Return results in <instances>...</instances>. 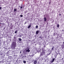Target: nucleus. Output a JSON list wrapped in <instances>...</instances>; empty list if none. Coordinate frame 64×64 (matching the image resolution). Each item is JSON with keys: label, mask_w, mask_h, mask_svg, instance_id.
I'll return each mask as SVG.
<instances>
[{"label": "nucleus", "mask_w": 64, "mask_h": 64, "mask_svg": "<svg viewBox=\"0 0 64 64\" xmlns=\"http://www.w3.org/2000/svg\"><path fill=\"white\" fill-rule=\"evenodd\" d=\"M13 44H12V46H13V48H15V47H16V42H13Z\"/></svg>", "instance_id": "obj_1"}, {"label": "nucleus", "mask_w": 64, "mask_h": 64, "mask_svg": "<svg viewBox=\"0 0 64 64\" xmlns=\"http://www.w3.org/2000/svg\"><path fill=\"white\" fill-rule=\"evenodd\" d=\"M44 55H45V52H42L40 54V56H43Z\"/></svg>", "instance_id": "obj_2"}, {"label": "nucleus", "mask_w": 64, "mask_h": 64, "mask_svg": "<svg viewBox=\"0 0 64 64\" xmlns=\"http://www.w3.org/2000/svg\"><path fill=\"white\" fill-rule=\"evenodd\" d=\"M37 63V62L36 60H35L34 61V64H36Z\"/></svg>", "instance_id": "obj_3"}, {"label": "nucleus", "mask_w": 64, "mask_h": 64, "mask_svg": "<svg viewBox=\"0 0 64 64\" xmlns=\"http://www.w3.org/2000/svg\"><path fill=\"white\" fill-rule=\"evenodd\" d=\"M39 31H40V30H37L36 32V34H38V33H39Z\"/></svg>", "instance_id": "obj_4"}, {"label": "nucleus", "mask_w": 64, "mask_h": 64, "mask_svg": "<svg viewBox=\"0 0 64 64\" xmlns=\"http://www.w3.org/2000/svg\"><path fill=\"white\" fill-rule=\"evenodd\" d=\"M54 60H55V58H53L51 62V63H52V62H54Z\"/></svg>", "instance_id": "obj_5"}, {"label": "nucleus", "mask_w": 64, "mask_h": 64, "mask_svg": "<svg viewBox=\"0 0 64 64\" xmlns=\"http://www.w3.org/2000/svg\"><path fill=\"white\" fill-rule=\"evenodd\" d=\"M44 21H46V20H47V19H46V18H44Z\"/></svg>", "instance_id": "obj_6"}, {"label": "nucleus", "mask_w": 64, "mask_h": 64, "mask_svg": "<svg viewBox=\"0 0 64 64\" xmlns=\"http://www.w3.org/2000/svg\"><path fill=\"white\" fill-rule=\"evenodd\" d=\"M30 51V50L29 49H28V50H26V52H29Z\"/></svg>", "instance_id": "obj_7"}, {"label": "nucleus", "mask_w": 64, "mask_h": 64, "mask_svg": "<svg viewBox=\"0 0 64 64\" xmlns=\"http://www.w3.org/2000/svg\"><path fill=\"white\" fill-rule=\"evenodd\" d=\"M31 25H29L28 27V29L30 28L31 27Z\"/></svg>", "instance_id": "obj_8"}, {"label": "nucleus", "mask_w": 64, "mask_h": 64, "mask_svg": "<svg viewBox=\"0 0 64 64\" xmlns=\"http://www.w3.org/2000/svg\"><path fill=\"white\" fill-rule=\"evenodd\" d=\"M19 40L20 41H22V39L21 38H20L19 39Z\"/></svg>", "instance_id": "obj_9"}, {"label": "nucleus", "mask_w": 64, "mask_h": 64, "mask_svg": "<svg viewBox=\"0 0 64 64\" xmlns=\"http://www.w3.org/2000/svg\"><path fill=\"white\" fill-rule=\"evenodd\" d=\"M23 62L24 63H26V62L25 60H24L23 61Z\"/></svg>", "instance_id": "obj_10"}, {"label": "nucleus", "mask_w": 64, "mask_h": 64, "mask_svg": "<svg viewBox=\"0 0 64 64\" xmlns=\"http://www.w3.org/2000/svg\"><path fill=\"white\" fill-rule=\"evenodd\" d=\"M17 11V9H14V12H15V11Z\"/></svg>", "instance_id": "obj_11"}, {"label": "nucleus", "mask_w": 64, "mask_h": 64, "mask_svg": "<svg viewBox=\"0 0 64 64\" xmlns=\"http://www.w3.org/2000/svg\"><path fill=\"white\" fill-rule=\"evenodd\" d=\"M57 26L58 28H59V24H58L57 25Z\"/></svg>", "instance_id": "obj_12"}, {"label": "nucleus", "mask_w": 64, "mask_h": 64, "mask_svg": "<svg viewBox=\"0 0 64 64\" xmlns=\"http://www.w3.org/2000/svg\"><path fill=\"white\" fill-rule=\"evenodd\" d=\"M38 28V26H36V28Z\"/></svg>", "instance_id": "obj_13"}, {"label": "nucleus", "mask_w": 64, "mask_h": 64, "mask_svg": "<svg viewBox=\"0 0 64 64\" xmlns=\"http://www.w3.org/2000/svg\"><path fill=\"white\" fill-rule=\"evenodd\" d=\"M18 32V31H17V30H16V31H15L14 32V33L16 34V33H17Z\"/></svg>", "instance_id": "obj_14"}, {"label": "nucleus", "mask_w": 64, "mask_h": 64, "mask_svg": "<svg viewBox=\"0 0 64 64\" xmlns=\"http://www.w3.org/2000/svg\"><path fill=\"white\" fill-rule=\"evenodd\" d=\"M54 47L53 46V48H52V50H54Z\"/></svg>", "instance_id": "obj_15"}, {"label": "nucleus", "mask_w": 64, "mask_h": 64, "mask_svg": "<svg viewBox=\"0 0 64 64\" xmlns=\"http://www.w3.org/2000/svg\"><path fill=\"white\" fill-rule=\"evenodd\" d=\"M19 37H22V36L21 35H20L19 36Z\"/></svg>", "instance_id": "obj_16"}, {"label": "nucleus", "mask_w": 64, "mask_h": 64, "mask_svg": "<svg viewBox=\"0 0 64 64\" xmlns=\"http://www.w3.org/2000/svg\"><path fill=\"white\" fill-rule=\"evenodd\" d=\"M20 16L21 17H23V15H20Z\"/></svg>", "instance_id": "obj_17"}, {"label": "nucleus", "mask_w": 64, "mask_h": 64, "mask_svg": "<svg viewBox=\"0 0 64 64\" xmlns=\"http://www.w3.org/2000/svg\"><path fill=\"white\" fill-rule=\"evenodd\" d=\"M2 9V7H0V10H1Z\"/></svg>", "instance_id": "obj_18"}, {"label": "nucleus", "mask_w": 64, "mask_h": 64, "mask_svg": "<svg viewBox=\"0 0 64 64\" xmlns=\"http://www.w3.org/2000/svg\"><path fill=\"white\" fill-rule=\"evenodd\" d=\"M59 16H61V14H59Z\"/></svg>", "instance_id": "obj_19"}, {"label": "nucleus", "mask_w": 64, "mask_h": 64, "mask_svg": "<svg viewBox=\"0 0 64 64\" xmlns=\"http://www.w3.org/2000/svg\"><path fill=\"white\" fill-rule=\"evenodd\" d=\"M20 8V9H22V6H21Z\"/></svg>", "instance_id": "obj_20"}, {"label": "nucleus", "mask_w": 64, "mask_h": 64, "mask_svg": "<svg viewBox=\"0 0 64 64\" xmlns=\"http://www.w3.org/2000/svg\"><path fill=\"white\" fill-rule=\"evenodd\" d=\"M26 23H27L26 22H25V24H26Z\"/></svg>", "instance_id": "obj_21"}, {"label": "nucleus", "mask_w": 64, "mask_h": 64, "mask_svg": "<svg viewBox=\"0 0 64 64\" xmlns=\"http://www.w3.org/2000/svg\"><path fill=\"white\" fill-rule=\"evenodd\" d=\"M41 36H40L39 37V38H41Z\"/></svg>", "instance_id": "obj_22"}, {"label": "nucleus", "mask_w": 64, "mask_h": 64, "mask_svg": "<svg viewBox=\"0 0 64 64\" xmlns=\"http://www.w3.org/2000/svg\"><path fill=\"white\" fill-rule=\"evenodd\" d=\"M50 53H49V54L48 55V56L49 55H50Z\"/></svg>", "instance_id": "obj_23"}, {"label": "nucleus", "mask_w": 64, "mask_h": 64, "mask_svg": "<svg viewBox=\"0 0 64 64\" xmlns=\"http://www.w3.org/2000/svg\"><path fill=\"white\" fill-rule=\"evenodd\" d=\"M64 31V30H62V31Z\"/></svg>", "instance_id": "obj_24"}, {"label": "nucleus", "mask_w": 64, "mask_h": 64, "mask_svg": "<svg viewBox=\"0 0 64 64\" xmlns=\"http://www.w3.org/2000/svg\"><path fill=\"white\" fill-rule=\"evenodd\" d=\"M34 55H32V56H34Z\"/></svg>", "instance_id": "obj_25"}, {"label": "nucleus", "mask_w": 64, "mask_h": 64, "mask_svg": "<svg viewBox=\"0 0 64 64\" xmlns=\"http://www.w3.org/2000/svg\"><path fill=\"white\" fill-rule=\"evenodd\" d=\"M22 38H23H23H24L22 37Z\"/></svg>", "instance_id": "obj_26"}, {"label": "nucleus", "mask_w": 64, "mask_h": 64, "mask_svg": "<svg viewBox=\"0 0 64 64\" xmlns=\"http://www.w3.org/2000/svg\"><path fill=\"white\" fill-rule=\"evenodd\" d=\"M1 24H3L2 23H1Z\"/></svg>", "instance_id": "obj_27"}, {"label": "nucleus", "mask_w": 64, "mask_h": 64, "mask_svg": "<svg viewBox=\"0 0 64 64\" xmlns=\"http://www.w3.org/2000/svg\"><path fill=\"white\" fill-rule=\"evenodd\" d=\"M30 25H31V24H30Z\"/></svg>", "instance_id": "obj_28"}, {"label": "nucleus", "mask_w": 64, "mask_h": 64, "mask_svg": "<svg viewBox=\"0 0 64 64\" xmlns=\"http://www.w3.org/2000/svg\"><path fill=\"white\" fill-rule=\"evenodd\" d=\"M0 24H1V23L0 22Z\"/></svg>", "instance_id": "obj_29"}, {"label": "nucleus", "mask_w": 64, "mask_h": 64, "mask_svg": "<svg viewBox=\"0 0 64 64\" xmlns=\"http://www.w3.org/2000/svg\"><path fill=\"white\" fill-rule=\"evenodd\" d=\"M21 52H20V53H21Z\"/></svg>", "instance_id": "obj_30"}, {"label": "nucleus", "mask_w": 64, "mask_h": 64, "mask_svg": "<svg viewBox=\"0 0 64 64\" xmlns=\"http://www.w3.org/2000/svg\"><path fill=\"white\" fill-rule=\"evenodd\" d=\"M44 32H45V31H44Z\"/></svg>", "instance_id": "obj_31"}, {"label": "nucleus", "mask_w": 64, "mask_h": 64, "mask_svg": "<svg viewBox=\"0 0 64 64\" xmlns=\"http://www.w3.org/2000/svg\"><path fill=\"white\" fill-rule=\"evenodd\" d=\"M62 59H63V58H62Z\"/></svg>", "instance_id": "obj_32"}]
</instances>
